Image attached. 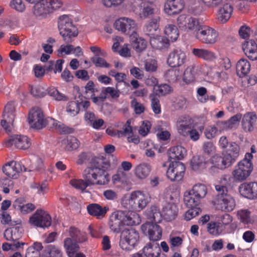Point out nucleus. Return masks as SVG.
Returning a JSON list of instances; mask_svg holds the SVG:
<instances>
[{"label":"nucleus","mask_w":257,"mask_h":257,"mask_svg":"<svg viewBox=\"0 0 257 257\" xmlns=\"http://www.w3.org/2000/svg\"><path fill=\"white\" fill-rule=\"evenodd\" d=\"M140 222V217L137 213L119 210L110 214L108 225L111 231L118 233L124 226L136 225L139 224Z\"/></svg>","instance_id":"obj_1"},{"label":"nucleus","mask_w":257,"mask_h":257,"mask_svg":"<svg viewBox=\"0 0 257 257\" xmlns=\"http://www.w3.org/2000/svg\"><path fill=\"white\" fill-rule=\"evenodd\" d=\"M110 164L108 161L101 160L93 165L87 167L84 170L85 178L92 185H105L109 181L110 178L107 172Z\"/></svg>","instance_id":"obj_2"},{"label":"nucleus","mask_w":257,"mask_h":257,"mask_svg":"<svg viewBox=\"0 0 257 257\" xmlns=\"http://www.w3.org/2000/svg\"><path fill=\"white\" fill-rule=\"evenodd\" d=\"M28 119L31 126L37 130L41 129L51 122L52 124L58 128L61 133L66 134L73 132V128L66 126L51 117L45 118L42 110L38 107L34 108L30 111Z\"/></svg>","instance_id":"obj_3"},{"label":"nucleus","mask_w":257,"mask_h":257,"mask_svg":"<svg viewBox=\"0 0 257 257\" xmlns=\"http://www.w3.org/2000/svg\"><path fill=\"white\" fill-rule=\"evenodd\" d=\"M151 197L148 194L140 191H134L128 198H125L122 200V204L128 210L141 211L146 207Z\"/></svg>","instance_id":"obj_4"},{"label":"nucleus","mask_w":257,"mask_h":257,"mask_svg":"<svg viewBox=\"0 0 257 257\" xmlns=\"http://www.w3.org/2000/svg\"><path fill=\"white\" fill-rule=\"evenodd\" d=\"M58 27L60 35L67 43H70L73 38L78 36V32L72 20L67 15L59 17L58 21Z\"/></svg>","instance_id":"obj_5"},{"label":"nucleus","mask_w":257,"mask_h":257,"mask_svg":"<svg viewBox=\"0 0 257 257\" xmlns=\"http://www.w3.org/2000/svg\"><path fill=\"white\" fill-rule=\"evenodd\" d=\"M215 189L218 192L216 199L214 201L216 209L224 212L233 210L235 206V201L232 197L227 194L226 187L223 185H216Z\"/></svg>","instance_id":"obj_6"},{"label":"nucleus","mask_w":257,"mask_h":257,"mask_svg":"<svg viewBox=\"0 0 257 257\" xmlns=\"http://www.w3.org/2000/svg\"><path fill=\"white\" fill-rule=\"evenodd\" d=\"M151 217L155 222H160L161 216H163L167 221H170L175 219L178 214V209L175 203H168L162 208L160 213L156 206L151 207Z\"/></svg>","instance_id":"obj_7"},{"label":"nucleus","mask_w":257,"mask_h":257,"mask_svg":"<svg viewBox=\"0 0 257 257\" xmlns=\"http://www.w3.org/2000/svg\"><path fill=\"white\" fill-rule=\"evenodd\" d=\"M252 155L246 153L244 159L240 161L232 172L234 179L239 182L245 180L250 174L253 169L251 159Z\"/></svg>","instance_id":"obj_8"},{"label":"nucleus","mask_w":257,"mask_h":257,"mask_svg":"<svg viewBox=\"0 0 257 257\" xmlns=\"http://www.w3.org/2000/svg\"><path fill=\"white\" fill-rule=\"evenodd\" d=\"M139 238V233L136 229L124 230L121 233L119 246L123 250H131L138 244Z\"/></svg>","instance_id":"obj_9"},{"label":"nucleus","mask_w":257,"mask_h":257,"mask_svg":"<svg viewBox=\"0 0 257 257\" xmlns=\"http://www.w3.org/2000/svg\"><path fill=\"white\" fill-rule=\"evenodd\" d=\"M195 37L201 43L212 45L218 41V33L208 26H201L196 32Z\"/></svg>","instance_id":"obj_10"},{"label":"nucleus","mask_w":257,"mask_h":257,"mask_svg":"<svg viewBox=\"0 0 257 257\" xmlns=\"http://www.w3.org/2000/svg\"><path fill=\"white\" fill-rule=\"evenodd\" d=\"M30 223L42 228H48L51 225V216L43 209H37L35 213L30 218Z\"/></svg>","instance_id":"obj_11"},{"label":"nucleus","mask_w":257,"mask_h":257,"mask_svg":"<svg viewBox=\"0 0 257 257\" xmlns=\"http://www.w3.org/2000/svg\"><path fill=\"white\" fill-rule=\"evenodd\" d=\"M185 170V167L182 163L172 161L167 171L166 175L171 181H179L183 179Z\"/></svg>","instance_id":"obj_12"},{"label":"nucleus","mask_w":257,"mask_h":257,"mask_svg":"<svg viewBox=\"0 0 257 257\" xmlns=\"http://www.w3.org/2000/svg\"><path fill=\"white\" fill-rule=\"evenodd\" d=\"M31 145L30 139L24 135H14L5 141V146L9 148L14 146L16 148L21 150H26Z\"/></svg>","instance_id":"obj_13"},{"label":"nucleus","mask_w":257,"mask_h":257,"mask_svg":"<svg viewBox=\"0 0 257 257\" xmlns=\"http://www.w3.org/2000/svg\"><path fill=\"white\" fill-rule=\"evenodd\" d=\"M116 30L121 31L126 35H131L136 33L137 25L134 20L127 18H120L116 20L114 23Z\"/></svg>","instance_id":"obj_14"},{"label":"nucleus","mask_w":257,"mask_h":257,"mask_svg":"<svg viewBox=\"0 0 257 257\" xmlns=\"http://www.w3.org/2000/svg\"><path fill=\"white\" fill-rule=\"evenodd\" d=\"M23 171L26 172L27 168L20 162L11 161L3 167V173L10 178H17L19 174Z\"/></svg>","instance_id":"obj_15"},{"label":"nucleus","mask_w":257,"mask_h":257,"mask_svg":"<svg viewBox=\"0 0 257 257\" xmlns=\"http://www.w3.org/2000/svg\"><path fill=\"white\" fill-rule=\"evenodd\" d=\"M141 229L143 233L148 234L150 239L154 242L161 238L162 235V228L156 223L147 222L142 225Z\"/></svg>","instance_id":"obj_16"},{"label":"nucleus","mask_w":257,"mask_h":257,"mask_svg":"<svg viewBox=\"0 0 257 257\" xmlns=\"http://www.w3.org/2000/svg\"><path fill=\"white\" fill-rule=\"evenodd\" d=\"M185 53L181 49H176L171 52L167 59V63L171 67H179L186 62Z\"/></svg>","instance_id":"obj_17"},{"label":"nucleus","mask_w":257,"mask_h":257,"mask_svg":"<svg viewBox=\"0 0 257 257\" xmlns=\"http://www.w3.org/2000/svg\"><path fill=\"white\" fill-rule=\"evenodd\" d=\"M176 127L180 135L187 137V132H189L191 127H193V120L188 116H181L177 120Z\"/></svg>","instance_id":"obj_18"},{"label":"nucleus","mask_w":257,"mask_h":257,"mask_svg":"<svg viewBox=\"0 0 257 257\" xmlns=\"http://www.w3.org/2000/svg\"><path fill=\"white\" fill-rule=\"evenodd\" d=\"M240 193L244 197L249 199L257 198V182H244L239 187Z\"/></svg>","instance_id":"obj_19"},{"label":"nucleus","mask_w":257,"mask_h":257,"mask_svg":"<svg viewBox=\"0 0 257 257\" xmlns=\"http://www.w3.org/2000/svg\"><path fill=\"white\" fill-rule=\"evenodd\" d=\"M184 7V0H167L164 5V12L169 16L180 13Z\"/></svg>","instance_id":"obj_20"},{"label":"nucleus","mask_w":257,"mask_h":257,"mask_svg":"<svg viewBox=\"0 0 257 257\" xmlns=\"http://www.w3.org/2000/svg\"><path fill=\"white\" fill-rule=\"evenodd\" d=\"M257 119V115L254 112H247L242 117L241 124L245 132H250L253 130L254 125Z\"/></svg>","instance_id":"obj_21"},{"label":"nucleus","mask_w":257,"mask_h":257,"mask_svg":"<svg viewBox=\"0 0 257 257\" xmlns=\"http://www.w3.org/2000/svg\"><path fill=\"white\" fill-rule=\"evenodd\" d=\"M242 49L246 56L251 60H257V45L254 40H249L242 44Z\"/></svg>","instance_id":"obj_22"},{"label":"nucleus","mask_w":257,"mask_h":257,"mask_svg":"<svg viewBox=\"0 0 257 257\" xmlns=\"http://www.w3.org/2000/svg\"><path fill=\"white\" fill-rule=\"evenodd\" d=\"M210 164H213L218 169L223 170L229 167L232 165L230 160L225 156L221 157L218 155L213 156L209 160Z\"/></svg>","instance_id":"obj_23"},{"label":"nucleus","mask_w":257,"mask_h":257,"mask_svg":"<svg viewBox=\"0 0 257 257\" xmlns=\"http://www.w3.org/2000/svg\"><path fill=\"white\" fill-rule=\"evenodd\" d=\"M108 209V207H102L99 204L96 203L90 204L87 206L88 213L98 219L103 218Z\"/></svg>","instance_id":"obj_24"},{"label":"nucleus","mask_w":257,"mask_h":257,"mask_svg":"<svg viewBox=\"0 0 257 257\" xmlns=\"http://www.w3.org/2000/svg\"><path fill=\"white\" fill-rule=\"evenodd\" d=\"M160 252L159 244L153 241L146 244L143 249L142 254L146 257H159Z\"/></svg>","instance_id":"obj_25"},{"label":"nucleus","mask_w":257,"mask_h":257,"mask_svg":"<svg viewBox=\"0 0 257 257\" xmlns=\"http://www.w3.org/2000/svg\"><path fill=\"white\" fill-rule=\"evenodd\" d=\"M209 166V161L203 156H194L191 161V167L195 171H201L207 169Z\"/></svg>","instance_id":"obj_26"},{"label":"nucleus","mask_w":257,"mask_h":257,"mask_svg":"<svg viewBox=\"0 0 257 257\" xmlns=\"http://www.w3.org/2000/svg\"><path fill=\"white\" fill-rule=\"evenodd\" d=\"M23 231L21 226L12 227L5 230L4 237L7 240L17 241L22 237Z\"/></svg>","instance_id":"obj_27"},{"label":"nucleus","mask_w":257,"mask_h":257,"mask_svg":"<svg viewBox=\"0 0 257 257\" xmlns=\"http://www.w3.org/2000/svg\"><path fill=\"white\" fill-rule=\"evenodd\" d=\"M106 133L111 137L117 136L118 138L133 134L132 127L131 126V120H127L126 121L125 123L123 125L122 130L119 131L107 128Z\"/></svg>","instance_id":"obj_28"},{"label":"nucleus","mask_w":257,"mask_h":257,"mask_svg":"<svg viewBox=\"0 0 257 257\" xmlns=\"http://www.w3.org/2000/svg\"><path fill=\"white\" fill-rule=\"evenodd\" d=\"M192 53L195 57L204 60L211 61L216 58L215 54L208 49L202 48H194Z\"/></svg>","instance_id":"obj_29"},{"label":"nucleus","mask_w":257,"mask_h":257,"mask_svg":"<svg viewBox=\"0 0 257 257\" xmlns=\"http://www.w3.org/2000/svg\"><path fill=\"white\" fill-rule=\"evenodd\" d=\"M79 242L71 238L67 237L64 240V247L69 257H74L75 253L79 250Z\"/></svg>","instance_id":"obj_30"},{"label":"nucleus","mask_w":257,"mask_h":257,"mask_svg":"<svg viewBox=\"0 0 257 257\" xmlns=\"http://www.w3.org/2000/svg\"><path fill=\"white\" fill-rule=\"evenodd\" d=\"M152 168L150 165L147 163H142L136 166L135 169V175L140 180L147 178L150 175Z\"/></svg>","instance_id":"obj_31"},{"label":"nucleus","mask_w":257,"mask_h":257,"mask_svg":"<svg viewBox=\"0 0 257 257\" xmlns=\"http://www.w3.org/2000/svg\"><path fill=\"white\" fill-rule=\"evenodd\" d=\"M197 75V70L194 65L188 66L184 70L182 79L187 84L194 82Z\"/></svg>","instance_id":"obj_32"},{"label":"nucleus","mask_w":257,"mask_h":257,"mask_svg":"<svg viewBox=\"0 0 257 257\" xmlns=\"http://www.w3.org/2000/svg\"><path fill=\"white\" fill-rule=\"evenodd\" d=\"M233 12L232 6L229 4H225L221 7L218 13V19L222 23H225L230 18Z\"/></svg>","instance_id":"obj_33"},{"label":"nucleus","mask_w":257,"mask_h":257,"mask_svg":"<svg viewBox=\"0 0 257 257\" xmlns=\"http://www.w3.org/2000/svg\"><path fill=\"white\" fill-rule=\"evenodd\" d=\"M150 44L153 48L158 50H163L169 46V42L166 38L161 36H155L151 38Z\"/></svg>","instance_id":"obj_34"},{"label":"nucleus","mask_w":257,"mask_h":257,"mask_svg":"<svg viewBox=\"0 0 257 257\" xmlns=\"http://www.w3.org/2000/svg\"><path fill=\"white\" fill-rule=\"evenodd\" d=\"M186 149L181 146H176L170 148L169 158L170 161L173 160H182L186 155Z\"/></svg>","instance_id":"obj_35"},{"label":"nucleus","mask_w":257,"mask_h":257,"mask_svg":"<svg viewBox=\"0 0 257 257\" xmlns=\"http://www.w3.org/2000/svg\"><path fill=\"white\" fill-rule=\"evenodd\" d=\"M164 77L170 83H176L180 80L181 73L179 69H170L165 72Z\"/></svg>","instance_id":"obj_36"},{"label":"nucleus","mask_w":257,"mask_h":257,"mask_svg":"<svg viewBox=\"0 0 257 257\" xmlns=\"http://www.w3.org/2000/svg\"><path fill=\"white\" fill-rule=\"evenodd\" d=\"M47 1L43 0L40 2H37L34 6L33 13L37 16H44L47 14L51 13V10L47 5Z\"/></svg>","instance_id":"obj_37"},{"label":"nucleus","mask_w":257,"mask_h":257,"mask_svg":"<svg viewBox=\"0 0 257 257\" xmlns=\"http://www.w3.org/2000/svg\"><path fill=\"white\" fill-rule=\"evenodd\" d=\"M164 32L169 41L175 42L179 36V32L177 27L173 24L167 25L164 28Z\"/></svg>","instance_id":"obj_38"},{"label":"nucleus","mask_w":257,"mask_h":257,"mask_svg":"<svg viewBox=\"0 0 257 257\" xmlns=\"http://www.w3.org/2000/svg\"><path fill=\"white\" fill-rule=\"evenodd\" d=\"M250 65L249 62L245 59H241L236 64V72L240 77L246 75L250 71Z\"/></svg>","instance_id":"obj_39"},{"label":"nucleus","mask_w":257,"mask_h":257,"mask_svg":"<svg viewBox=\"0 0 257 257\" xmlns=\"http://www.w3.org/2000/svg\"><path fill=\"white\" fill-rule=\"evenodd\" d=\"M69 236L72 239L79 243H82L87 240V236L85 232H81L76 227L71 226L67 230Z\"/></svg>","instance_id":"obj_40"},{"label":"nucleus","mask_w":257,"mask_h":257,"mask_svg":"<svg viewBox=\"0 0 257 257\" xmlns=\"http://www.w3.org/2000/svg\"><path fill=\"white\" fill-rule=\"evenodd\" d=\"M160 20V18L159 17H156L152 19L150 22L146 25L145 32L146 35L150 37V38L155 36V33L159 28Z\"/></svg>","instance_id":"obj_41"},{"label":"nucleus","mask_w":257,"mask_h":257,"mask_svg":"<svg viewBox=\"0 0 257 257\" xmlns=\"http://www.w3.org/2000/svg\"><path fill=\"white\" fill-rule=\"evenodd\" d=\"M184 201L187 207H198L200 200L189 191L185 192Z\"/></svg>","instance_id":"obj_42"},{"label":"nucleus","mask_w":257,"mask_h":257,"mask_svg":"<svg viewBox=\"0 0 257 257\" xmlns=\"http://www.w3.org/2000/svg\"><path fill=\"white\" fill-rule=\"evenodd\" d=\"M239 147L234 142L229 144V148L227 149L225 156L230 160L232 163H233L239 155Z\"/></svg>","instance_id":"obj_43"},{"label":"nucleus","mask_w":257,"mask_h":257,"mask_svg":"<svg viewBox=\"0 0 257 257\" xmlns=\"http://www.w3.org/2000/svg\"><path fill=\"white\" fill-rule=\"evenodd\" d=\"M45 257H62V253L59 248L55 245H47L44 250Z\"/></svg>","instance_id":"obj_44"},{"label":"nucleus","mask_w":257,"mask_h":257,"mask_svg":"<svg viewBox=\"0 0 257 257\" xmlns=\"http://www.w3.org/2000/svg\"><path fill=\"white\" fill-rule=\"evenodd\" d=\"M83 178L82 179H72L70 180V184L74 188L80 189L81 190H85L88 186L92 185L91 184H89L86 178H85V173L83 171L82 174Z\"/></svg>","instance_id":"obj_45"},{"label":"nucleus","mask_w":257,"mask_h":257,"mask_svg":"<svg viewBox=\"0 0 257 257\" xmlns=\"http://www.w3.org/2000/svg\"><path fill=\"white\" fill-rule=\"evenodd\" d=\"M191 192L194 195L200 200L203 198L206 195L207 189L206 186L203 184H197L193 187Z\"/></svg>","instance_id":"obj_46"},{"label":"nucleus","mask_w":257,"mask_h":257,"mask_svg":"<svg viewBox=\"0 0 257 257\" xmlns=\"http://www.w3.org/2000/svg\"><path fill=\"white\" fill-rule=\"evenodd\" d=\"M3 118L9 123H13L15 119L14 107L12 104L8 103L5 106L3 112Z\"/></svg>","instance_id":"obj_47"},{"label":"nucleus","mask_w":257,"mask_h":257,"mask_svg":"<svg viewBox=\"0 0 257 257\" xmlns=\"http://www.w3.org/2000/svg\"><path fill=\"white\" fill-rule=\"evenodd\" d=\"M65 145V149L68 151H72L76 150L80 145L79 140L74 137L68 136L64 141Z\"/></svg>","instance_id":"obj_48"},{"label":"nucleus","mask_w":257,"mask_h":257,"mask_svg":"<svg viewBox=\"0 0 257 257\" xmlns=\"http://www.w3.org/2000/svg\"><path fill=\"white\" fill-rule=\"evenodd\" d=\"M222 230L220 222L211 221L207 224V231L212 235L217 236L221 233Z\"/></svg>","instance_id":"obj_49"},{"label":"nucleus","mask_w":257,"mask_h":257,"mask_svg":"<svg viewBox=\"0 0 257 257\" xmlns=\"http://www.w3.org/2000/svg\"><path fill=\"white\" fill-rule=\"evenodd\" d=\"M80 110L79 103L78 101H69L67 104L66 111L70 116H76L79 113Z\"/></svg>","instance_id":"obj_50"},{"label":"nucleus","mask_w":257,"mask_h":257,"mask_svg":"<svg viewBox=\"0 0 257 257\" xmlns=\"http://www.w3.org/2000/svg\"><path fill=\"white\" fill-rule=\"evenodd\" d=\"M204 127L203 125H200L198 127V130L193 127H191L189 130V132H187V137L189 136L190 140L196 142L200 139V135L202 133Z\"/></svg>","instance_id":"obj_51"},{"label":"nucleus","mask_w":257,"mask_h":257,"mask_svg":"<svg viewBox=\"0 0 257 257\" xmlns=\"http://www.w3.org/2000/svg\"><path fill=\"white\" fill-rule=\"evenodd\" d=\"M154 90L156 95L161 96L169 94L172 91V88L170 85L164 84L156 86Z\"/></svg>","instance_id":"obj_52"},{"label":"nucleus","mask_w":257,"mask_h":257,"mask_svg":"<svg viewBox=\"0 0 257 257\" xmlns=\"http://www.w3.org/2000/svg\"><path fill=\"white\" fill-rule=\"evenodd\" d=\"M49 95L57 101H67L68 97L58 91L55 87H50L48 90Z\"/></svg>","instance_id":"obj_53"},{"label":"nucleus","mask_w":257,"mask_h":257,"mask_svg":"<svg viewBox=\"0 0 257 257\" xmlns=\"http://www.w3.org/2000/svg\"><path fill=\"white\" fill-rule=\"evenodd\" d=\"M188 209L184 214V219L189 221L198 215L201 212V209L199 207H189Z\"/></svg>","instance_id":"obj_54"},{"label":"nucleus","mask_w":257,"mask_h":257,"mask_svg":"<svg viewBox=\"0 0 257 257\" xmlns=\"http://www.w3.org/2000/svg\"><path fill=\"white\" fill-rule=\"evenodd\" d=\"M133 48L138 52H141L143 51L147 46L146 41L141 38H136L133 42Z\"/></svg>","instance_id":"obj_55"},{"label":"nucleus","mask_w":257,"mask_h":257,"mask_svg":"<svg viewBox=\"0 0 257 257\" xmlns=\"http://www.w3.org/2000/svg\"><path fill=\"white\" fill-rule=\"evenodd\" d=\"M250 212L247 210H240L237 212V216L240 221L248 224L250 222Z\"/></svg>","instance_id":"obj_56"},{"label":"nucleus","mask_w":257,"mask_h":257,"mask_svg":"<svg viewBox=\"0 0 257 257\" xmlns=\"http://www.w3.org/2000/svg\"><path fill=\"white\" fill-rule=\"evenodd\" d=\"M92 63L96 67L101 68H109L110 64L104 59L99 57H93L91 58Z\"/></svg>","instance_id":"obj_57"},{"label":"nucleus","mask_w":257,"mask_h":257,"mask_svg":"<svg viewBox=\"0 0 257 257\" xmlns=\"http://www.w3.org/2000/svg\"><path fill=\"white\" fill-rule=\"evenodd\" d=\"M151 126L152 124L149 120L143 121L139 131L140 135L143 137L147 136L150 132Z\"/></svg>","instance_id":"obj_58"},{"label":"nucleus","mask_w":257,"mask_h":257,"mask_svg":"<svg viewBox=\"0 0 257 257\" xmlns=\"http://www.w3.org/2000/svg\"><path fill=\"white\" fill-rule=\"evenodd\" d=\"M207 92V89L204 87H200L197 89V98L200 102L205 103L207 102V99L205 98Z\"/></svg>","instance_id":"obj_59"},{"label":"nucleus","mask_w":257,"mask_h":257,"mask_svg":"<svg viewBox=\"0 0 257 257\" xmlns=\"http://www.w3.org/2000/svg\"><path fill=\"white\" fill-rule=\"evenodd\" d=\"M151 107L155 114H159L161 113L160 100L155 96L151 98Z\"/></svg>","instance_id":"obj_60"},{"label":"nucleus","mask_w":257,"mask_h":257,"mask_svg":"<svg viewBox=\"0 0 257 257\" xmlns=\"http://www.w3.org/2000/svg\"><path fill=\"white\" fill-rule=\"evenodd\" d=\"M189 16L185 14L180 15L177 19V23L179 28L183 31H186V25Z\"/></svg>","instance_id":"obj_61"},{"label":"nucleus","mask_w":257,"mask_h":257,"mask_svg":"<svg viewBox=\"0 0 257 257\" xmlns=\"http://www.w3.org/2000/svg\"><path fill=\"white\" fill-rule=\"evenodd\" d=\"M217 132L216 127L214 125H209L205 129L204 134L207 139L211 140L215 137Z\"/></svg>","instance_id":"obj_62"},{"label":"nucleus","mask_w":257,"mask_h":257,"mask_svg":"<svg viewBox=\"0 0 257 257\" xmlns=\"http://www.w3.org/2000/svg\"><path fill=\"white\" fill-rule=\"evenodd\" d=\"M154 9L148 5H144L143 8L140 13V15L141 18H147L149 16L154 14Z\"/></svg>","instance_id":"obj_63"},{"label":"nucleus","mask_w":257,"mask_h":257,"mask_svg":"<svg viewBox=\"0 0 257 257\" xmlns=\"http://www.w3.org/2000/svg\"><path fill=\"white\" fill-rule=\"evenodd\" d=\"M105 92L107 93V95H108L114 99H117L120 95L119 91L117 89V84L116 85L115 88L112 87L105 88Z\"/></svg>","instance_id":"obj_64"}]
</instances>
